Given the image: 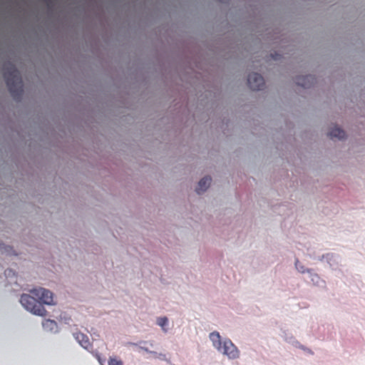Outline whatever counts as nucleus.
<instances>
[{
	"label": "nucleus",
	"instance_id": "4be33fe9",
	"mask_svg": "<svg viewBox=\"0 0 365 365\" xmlns=\"http://www.w3.org/2000/svg\"><path fill=\"white\" fill-rule=\"evenodd\" d=\"M95 356H96V357L97 358V359H98V361L99 364H100L101 365H104V364H103V361L101 359L100 354H99L98 352H96V354H95Z\"/></svg>",
	"mask_w": 365,
	"mask_h": 365
},
{
	"label": "nucleus",
	"instance_id": "a878e982",
	"mask_svg": "<svg viewBox=\"0 0 365 365\" xmlns=\"http://www.w3.org/2000/svg\"><path fill=\"white\" fill-rule=\"evenodd\" d=\"M0 246H3V247L5 248V250H7L8 249H11V247H9V246H6V245H4V244L0 245Z\"/></svg>",
	"mask_w": 365,
	"mask_h": 365
},
{
	"label": "nucleus",
	"instance_id": "f8f14e48",
	"mask_svg": "<svg viewBox=\"0 0 365 365\" xmlns=\"http://www.w3.org/2000/svg\"><path fill=\"white\" fill-rule=\"evenodd\" d=\"M331 138H337L339 140H344L346 138V133L340 128H334L329 133Z\"/></svg>",
	"mask_w": 365,
	"mask_h": 365
},
{
	"label": "nucleus",
	"instance_id": "9d476101",
	"mask_svg": "<svg viewBox=\"0 0 365 365\" xmlns=\"http://www.w3.org/2000/svg\"><path fill=\"white\" fill-rule=\"evenodd\" d=\"M42 326L46 331L56 334L58 332V326L56 321L52 319H46L43 323Z\"/></svg>",
	"mask_w": 365,
	"mask_h": 365
},
{
	"label": "nucleus",
	"instance_id": "0eeeda50",
	"mask_svg": "<svg viewBox=\"0 0 365 365\" xmlns=\"http://www.w3.org/2000/svg\"><path fill=\"white\" fill-rule=\"evenodd\" d=\"M325 260L328 264L330 269L332 270H338L341 266V257L333 252H328L325 254Z\"/></svg>",
	"mask_w": 365,
	"mask_h": 365
},
{
	"label": "nucleus",
	"instance_id": "a211bd4d",
	"mask_svg": "<svg viewBox=\"0 0 365 365\" xmlns=\"http://www.w3.org/2000/svg\"><path fill=\"white\" fill-rule=\"evenodd\" d=\"M147 341H139L138 343H134V342H130V344L132 345V346H139V348L143 351H145V352L148 353L149 354V351L150 350H149L148 348L145 347V346H140V344H146Z\"/></svg>",
	"mask_w": 365,
	"mask_h": 365
},
{
	"label": "nucleus",
	"instance_id": "5701e85b",
	"mask_svg": "<svg viewBox=\"0 0 365 365\" xmlns=\"http://www.w3.org/2000/svg\"><path fill=\"white\" fill-rule=\"evenodd\" d=\"M63 319H64V323L66 324H69L70 322L71 321V317H64Z\"/></svg>",
	"mask_w": 365,
	"mask_h": 365
},
{
	"label": "nucleus",
	"instance_id": "9b49d317",
	"mask_svg": "<svg viewBox=\"0 0 365 365\" xmlns=\"http://www.w3.org/2000/svg\"><path fill=\"white\" fill-rule=\"evenodd\" d=\"M310 280L314 286L319 287H324L326 285V282L324 279H322L319 275L314 272L313 269L312 272L309 274Z\"/></svg>",
	"mask_w": 365,
	"mask_h": 365
},
{
	"label": "nucleus",
	"instance_id": "4468645a",
	"mask_svg": "<svg viewBox=\"0 0 365 365\" xmlns=\"http://www.w3.org/2000/svg\"><path fill=\"white\" fill-rule=\"evenodd\" d=\"M156 324L161 327L164 333H167L168 331V319L167 317L157 318Z\"/></svg>",
	"mask_w": 365,
	"mask_h": 365
},
{
	"label": "nucleus",
	"instance_id": "1a4fd4ad",
	"mask_svg": "<svg viewBox=\"0 0 365 365\" xmlns=\"http://www.w3.org/2000/svg\"><path fill=\"white\" fill-rule=\"evenodd\" d=\"M212 181V178L210 176H205L200 180L197 184V187L195 189V192L200 195L205 192L210 187Z\"/></svg>",
	"mask_w": 365,
	"mask_h": 365
},
{
	"label": "nucleus",
	"instance_id": "7ed1b4c3",
	"mask_svg": "<svg viewBox=\"0 0 365 365\" xmlns=\"http://www.w3.org/2000/svg\"><path fill=\"white\" fill-rule=\"evenodd\" d=\"M20 303L26 311L34 315L43 317L46 313L43 305L37 300L34 295L33 297L28 294H21Z\"/></svg>",
	"mask_w": 365,
	"mask_h": 365
},
{
	"label": "nucleus",
	"instance_id": "423d86ee",
	"mask_svg": "<svg viewBox=\"0 0 365 365\" xmlns=\"http://www.w3.org/2000/svg\"><path fill=\"white\" fill-rule=\"evenodd\" d=\"M294 82L304 88H309L316 83L317 79L314 75L309 74L296 77Z\"/></svg>",
	"mask_w": 365,
	"mask_h": 365
},
{
	"label": "nucleus",
	"instance_id": "b1692460",
	"mask_svg": "<svg viewBox=\"0 0 365 365\" xmlns=\"http://www.w3.org/2000/svg\"><path fill=\"white\" fill-rule=\"evenodd\" d=\"M156 358H159V359H162V360H165V359H165V358H166V356H165V354H158V355L157 356V357H156Z\"/></svg>",
	"mask_w": 365,
	"mask_h": 365
},
{
	"label": "nucleus",
	"instance_id": "f257e3e1",
	"mask_svg": "<svg viewBox=\"0 0 365 365\" xmlns=\"http://www.w3.org/2000/svg\"><path fill=\"white\" fill-rule=\"evenodd\" d=\"M3 77L12 98L17 103L21 102L24 96V82L19 71L10 61L4 66Z\"/></svg>",
	"mask_w": 365,
	"mask_h": 365
},
{
	"label": "nucleus",
	"instance_id": "aec40b11",
	"mask_svg": "<svg viewBox=\"0 0 365 365\" xmlns=\"http://www.w3.org/2000/svg\"><path fill=\"white\" fill-rule=\"evenodd\" d=\"M309 257L311 258V259H315V260H318L319 262H322L324 260H325V254L321 255V256H315L314 255H312V254H309Z\"/></svg>",
	"mask_w": 365,
	"mask_h": 365
},
{
	"label": "nucleus",
	"instance_id": "412c9836",
	"mask_svg": "<svg viewBox=\"0 0 365 365\" xmlns=\"http://www.w3.org/2000/svg\"><path fill=\"white\" fill-rule=\"evenodd\" d=\"M270 57L274 61H279L282 58V56L279 53L274 51L270 53Z\"/></svg>",
	"mask_w": 365,
	"mask_h": 365
},
{
	"label": "nucleus",
	"instance_id": "dca6fc26",
	"mask_svg": "<svg viewBox=\"0 0 365 365\" xmlns=\"http://www.w3.org/2000/svg\"><path fill=\"white\" fill-rule=\"evenodd\" d=\"M108 365H123L121 359L115 356H110L108 361Z\"/></svg>",
	"mask_w": 365,
	"mask_h": 365
},
{
	"label": "nucleus",
	"instance_id": "2eb2a0df",
	"mask_svg": "<svg viewBox=\"0 0 365 365\" xmlns=\"http://www.w3.org/2000/svg\"><path fill=\"white\" fill-rule=\"evenodd\" d=\"M294 266H295L296 269L302 274H305V273L309 274L312 272V269L306 268L303 264H302L299 262V261L297 258L295 259Z\"/></svg>",
	"mask_w": 365,
	"mask_h": 365
},
{
	"label": "nucleus",
	"instance_id": "f3484780",
	"mask_svg": "<svg viewBox=\"0 0 365 365\" xmlns=\"http://www.w3.org/2000/svg\"><path fill=\"white\" fill-rule=\"evenodd\" d=\"M43 1L46 4L49 15L52 16L53 14L54 6H55L53 0H43Z\"/></svg>",
	"mask_w": 365,
	"mask_h": 365
},
{
	"label": "nucleus",
	"instance_id": "6ab92c4d",
	"mask_svg": "<svg viewBox=\"0 0 365 365\" xmlns=\"http://www.w3.org/2000/svg\"><path fill=\"white\" fill-rule=\"evenodd\" d=\"M297 348H299L302 350H303L304 351L307 352V354H310V355H313L314 354V352L312 349H310L308 347H306L305 346L301 344L299 342V344L296 345Z\"/></svg>",
	"mask_w": 365,
	"mask_h": 365
},
{
	"label": "nucleus",
	"instance_id": "ddd939ff",
	"mask_svg": "<svg viewBox=\"0 0 365 365\" xmlns=\"http://www.w3.org/2000/svg\"><path fill=\"white\" fill-rule=\"evenodd\" d=\"M281 336L287 343L292 344L294 347L296 345L299 344V341H297L291 333L287 331H282Z\"/></svg>",
	"mask_w": 365,
	"mask_h": 365
},
{
	"label": "nucleus",
	"instance_id": "39448f33",
	"mask_svg": "<svg viewBox=\"0 0 365 365\" xmlns=\"http://www.w3.org/2000/svg\"><path fill=\"white\" fill-rule=\"evenodd\" d=\"M247 83L252 91H260L264 86V80L261 74L252 73L248 76Z\"/></svg>",
	"mask_w": 365,
	"mask_h": 365
},
{
	"label": "nucleus",
	"instance_id": "20e7f679",
	"mask_svg": "<svg viewBox=\"0 0 365 365\" xmlns=\"http://www.w3.org/2000/svg\"><path fill=\"white\" fill-rule=\"evenodd\" d=\"M31 293L36 297L37 300L41 304L52 305L53 304V293L45 288H34L31 290Z\"/></svg>",
	"mask_w": 365,
	"mask_h": 365
},
{
	"label": "nucleus",
	"instance_id": "393cba45",
	"mask_svg": "<svg viewBox=\"0 0 365 365\" xmlns=\"http://www.w3.org/2000/svg\"><path fill=\"white\" fill-rule=\"evenodd\" d=\"M149 354L154 355L155 357H157V356L158 355V354L154 351H150Z\"/></svg>",
	"mask_w": 365,
	"mask_h": 365
},
{
	"label": "nucleus",
	"instance_id": "f03ea898",
	"mask_svg": "<svg viewBox=\"0 0 365 365\" xmlns=\"http://www.w3.org/2000/svg\"><path fill=\"white\" fill-rule=\"evenodd\" d=\"M212 346L220 354L230 360L237 359L240 356V351L237 346L227 337L221 339L220 333L214 331L209 334Z\"/></svg>",
	"mask_w": 365,
	"mask_h": 365
},
{
	"label": "nucleus",
	"instance_id": "6e6552de",
	"mask_svg": "<svg viewBox=\"0 0 365 365\" xmlns=\"http://www.w3.org/2000/svg\"><path fill=\"white\" fill-rule=\"evenodd\" d=\"M74 339L77 341L79 345L84 349L89 351L92 348V344L89 341L87 335L81 332H76L73 334Z\"/></svg>",
	"mask_w": 365,
	"mask_h": 365
}]
</instances>
